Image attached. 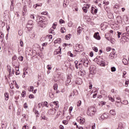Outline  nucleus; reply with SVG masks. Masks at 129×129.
<instances>
[{
  "label": "nucleus",
  "mask_w": 129,
  "mask_h": 129,
  "mask_svg": "<svg viewBox=\"0 0 129 129\" xmlns=\"http://www.w3.org/2000/svg\"><path fill=\"white\" fill-rule=\"evenodd\" d=\"M96 112V108L93 106H90L88 108L87 113L89 116H94Z\"/></svg>",
  "instance_id": "f257e3e1"
},
{
  "label": "nucleus",
  "mask_w": 129,
  "mask_h": 129,
  "mask_svg": "<svg viewBox=\"0 0 129 129\" xmlns=\"http://www.w3.org/2000/svg\"><path fill=\"white\" fill-rule=\"evenodd\" d=\"M94 61H97L98 65H99L101 67H104V66H105V62L104 61V59L103 58L97 57L94 59Z\"/></svg>",
  "instance_id": "f03ea898"
},
{
  "label": "nucleus",
  "mask_w": 129,
  "mask_h": 129,
  "mask_svg": "<svg viewBox=\"0 0 129 129\" xmlns=\"http://www.w3.org/2000/svg\"><path fill=\"white\" fill-rule=\"evenodd\" d=\"M81 62H82L84 66H85V67H88V64H89V61L87 60L86 58H82L81 59Z\"/></svg>",
  "instance_id": "7ed1b4c3"
},
{
  "label": "nucleus",
  "mask_w": 129,
  "mask_h": 129,
  "mask_svg": "<svg viewBox=\"0 0 129 129\" xmlns=\"http://www.w3.org/2000/svg\"><path fill=\"white\" fill-rule=\"evenodd\" d=\"M121 39L125 40V41H128L129 40V34L128 33H123L121 35Z\"/></svg>",
  "instance_id": "20e7f679"
},
{
  "label": "nucleus",
  "mask_w": 129,
  "mask_h": 129,
  "mask_svg": "<svg viewBox=\"0 0 129 129\" xmlns=\"http://www.w3.org/2000/svg\"><path fill=\"white\" fill-rule=\"evenodd\" d=\"M109 116V113H105L100 117L99 119L100 120H103V119L105 118L106 119L108 118Z\"/></svg>",
  "instance_id": "39448f33"
},
{
  "label": "nucleus",
  "mask_w": 129,
  "mask_h": 129,
  "mask_svg": "<svg viewBox=\"0 0 129 129\" xmlns=\"http://www.w3.org/2000/svg\"><path fill=\"white\" fill-rule=\"evenodd\" d=\"M77 120L79 121V122H80V123H81L82 124L85 122V119H84V118L83 117H78L77 118Z\"/></svg>",
  "instance_id": "423d86ee"
},
{
  "label": "nucleus",
  "mask_w": 129,
  "mask_h": 129,
  "mask_svg": "<svg viewBox=\"0 0 129 129\" xmlns=\"http://www.w3.org/2000/svg\"><path fill=\"white\" fill-rule=\"evenodd\" d=\"M76 47L77 50H78L79 51H83V47H82V45L81 44H77L76 45Z\"/></svg>",
  "instance_id": "0eeeda50"
},
{
  "label": "nucleus",
  "mask_w": 129,
  "mask_h": 129,
  "mask_svg": "<svg viewBox=\"0 0 129 129\" xmlns=\"http://www.w3.org/2000/svg\"><path fill=\"white\" fill-rule=\"evenodd\" d=\"M56 111L57 110L55 108L50 109L48 111V113H49V114L53 115L55 114V113H56Z\"/></svg>",
  "instance_id": "6e6552de"
},
{
  "label": "nucleus",
  "mask_w": 129,
  "mask_h": 129,
  "mask_svg": "<svg viewBox=\"0 0 129 129\" xmlns=\"http://www.w3.org/2000/svg\"><path fill=\"white\" fill-rule=\"evenodd\" d=\"M116 56V54H115V52H113L110 53V55H109V59H114Z\"/></svg>",
  "instance_id": "1a4fd4ad"
},
{
  "label": "nucleus",
  "mask_w": 129,
  "mask_h": 129,
  "mask_svg": "<svg viewBox=\"0 0 129 129\" xmlns=\"http://www.w3.org/2000/svg\"><path fill=\"white\" fill-rule=\"evenodd\" d=\"M91 13H92V14H93V15L96 14L97 13V8L92 7L91 10Z\"/></svg>",
  "instance_id": "9d476101"
},
{
  "label": "nucleus",
  "mask_w": 129,
  "mask_h": 129,
  "mask_svg": "<svg viewBox=\"0 0 129 129\" xmlns=\"http://www.w3.org/2000/svg\"><path fill=\"white\" fill-rule=\"evenodd\" d=\"M94 38L96 40H100V36H99V33L96 32L94 35Z\"/></svg>",
  "instance_id": "9b49d317"
},
{
  "label": "nucleus",
  "mask_w": 129,
  "mask_h": 129,
  "mask_svg": "<svg viewBox=\"0 0 129 129\" xmlns=\"http://www.w3.org/2000/svg\"><path fill=\"white\" fill-rule=\"evenodd\" d=\"M69 5V1L68 0H64L63 6L64 8H67V6Z\"/></svg>",
  "instance_id": "f8f14e48"
},
{
  "label": "nucleus",
  "mask_w": 129,
  "mask_h": 129,
  "mask_svg": "<svg viewBox=\"0 0 129 129\" xmlns=\"http://www.w3.org/2000/svg\"><path fill=\"white\" fill-rule=\"evenodd\" d=\"M39 7H42V4H37L33 6V8L36 10H38Z\"/></svg>",
  "instance_id": "ddd939ff"
},
{
  "label": "nucleus",
  "mask_w": 129,
  "mask_h": 129,
  "mask_svg": "<svg viewBox=\"0 0 129 129\" xmlns=\"http://www.w3.org/2000/svg\"><path fill=\"white\" fill-rule=\"evenodd\" d=\"M109 112L111 114V115L114 116V115H116V112L115 111V109L110 110Z\"/></svg>",
  "instance_id": "4468645a"
},
{
  "label": "nucleus",
  "mask_w": 129,
  "mask_h": 129,
  "mask_svg": "<svg viewBox=\"0 0 129 129\" xmlns=\"http://www.w3.org/2000/svg\"><path fill=\"white\" fill-rule=\"evenodd\" d=\"M81 33H82V27H79L77 29V34L78 35H80Z\"/></svg>",
  "instance_id": "2eb2a0df"
},
{
  "label": "nucleus",
  "mask_w": 129,
  "mask_h": 129,
  "mask_svg": "<svg viewBox=\"0 0 129 129\" xmlns=\"http://www.w3.org/2000/svg\"><path fill=\"white\" fill-rule=\"evenodd\" d=\"M49 96L50 98H54V93H53L51 90L49 92Z\"/></svg>",
  "instance_id": "dca6fc26"
},
{
  "label": "nucleus",
  "mask_w": 129,
  "mask_h": 129,
  "mask_svg": "<svg viewBox=\"0 0 129 129\" xmlns=\"http://www.w3.org/2000/svg\"><path fill=\"white\" fill-rule=\"evenodd\" d=\"M79 75H80V76H84V75H85L86 74V72L85 71L83 70V71H80V72L79 73Z\"/></svg>",
  "instance_id": "f3484780"
},
{
  "label": "nucleus",
  "mask_w": 129,
  "mask_h": 129,
  "mask_svg": "<svg viewBox=\"0 0 129 129\" xmlns=\"http://www.w3.org/2000/svg\"><path fill=\"white\" fill-rule=\"evenodd\" d=\"M61 38H57L56 40L54 41L55 44H60L61 43Z\"/></svg>",
  "instance_id": "a211bd4d"
},
{
  "label": "nucleus",
  "mask_w": 129,
  "mask_h": 129,
  "mask_svg": "<svg viewBox=\"0 0 129 129\" xmlns=\"http://www.w3.org/2000/svg\"><path fill=\"white\" fill-rule=\"evenodd\" d=\"M7 70L9 73V75H11L12 72V67H11L10 66H7Z\"/></svg>",
  "instance_id": "6ab92c4d"
},
{
  "label": "nucleus",
  "mask_w": 129,
  "mask_h": 129,
  "mask_svg": "<svg viewBox=\"0 0 129 129\" xmlns=\"http://www.w3.org/2000/svg\"><path fill=\"white\" fill-rule=\"evenodd\" d=\"M115 105L116 106H117V107H119L121 106V105H120V101H116L115 102Z\"/></svg>",
  "instance_id": "aec40b11"
},
{
  "label": "nucleus",
  "mask_w": 129,
  "mask_h": 129,
  "mask_svg": "<svg viewBox=\"0 0 129 129\" xmlns=\"http://www.w3.org/2000/svg\"><path fill=\"white\" fill-rule=\"evenodd\" d=\"M91 92H88L87 94V98H88L89 99H90V98H92V96H91Z\"/></svg>",
  "instance_id": "412c9836"
},
{
  "label": "nucleus",
  "mask_w": 129,
  "mask_h": 129,
  "mask_svg": "<svg viewBox=\"0 0 129 129\" xmlns=\"http://www.w3.org/2000/svg\"><path fill=\"white\" fill-rule=\"evenodd\" d=\"M10 10L14 11V1H11V5L10 7Z\"/></svg>",
  "instance_id": "4be33fe9"
},
{
  "label": "nucleus",
  "mask_w": 129,
  "mask_h": 129,
  "mask_svg": "<svg viewBox=\"0 0 129 129\" xmlns=\"http://www.w3.org/2000/svg\"><path fill=\"white\" fill-rule=\"evenodd\" d=\"M5 100H9V93H5Z\"/></svg>",
  "instance_id": "5701e85b"
},
{
  "label": "nucleus",
  "mask_w": 129,
  "mask_h": 129,
  "mask_svg": "<svg viewBox=\"0 0 129 129\" xmlns=\"http://www.w3.org/2000/svg\"><path fill=\"white\" fill-rule=\"evenodd\" d=\"M107 40L108 41H110L111 44H114V43H115V39H114V38H111L110 40L109 39H107Z\"/></svg>",
  "instance_id": "b1692460"
},
{
  "label": "nucleus",
  "mask_w": 129,
  "mask_h": 129,
  "mask_svg": "<svg viewBox=\"0 0 129 129\" xmlns=\"http://www.w3.org/2000/svg\"><path fill=\"white\" fill-rule=\"evenodd\" d=\"M52 104H54V105H56V108H58L59 107V104H58V101L53 102Z\"/></svg>",
  "instance_id": "393cba45"
},
{
  "label": "nucleus",
  "mask_w": 129,
  "mask_h": 129,
  "mask_svg": "<svg viewBox=\"0 0 129 129\" xmlns=\"http://www.w3.org/2000/svg\"><path fill=\"white\" fill-rule=\"evenodd\" d=\"M121 103H122V104H124V105H127L128 104V101H127L126 100H125L123 101L122 102H121Z\"/></svg>",
  "instance_id": "a878e982"
},
{
  "label": "nucleus",
  "mask_w": 129,
  "mask_h": 129,
  "mask_svg": "<svg viewBox=\"0 0 129 129\" xmlns=\"http://www.w3.org/2000/svg\"><path fill=\"white\" fill-rule=\"evenodd\" d=\"M33 21L29 20L28 23L27 27H29V26H33Z\"/></svg>",
  "instance_id": "bb28decb"
},
{
  "label": "nucleus",
  "mask_w": 129,
  "mask_h": 129,
  "mask_svg": "<svg viewBox=\"0 0 129 129\" xmlns=\"http://www.w3.org/2000/svg\"><path fill=\"white\" fill-rule=\"evenodd\" d=\"M90 73L91 74H95V73H96V71L95 70V68H94L93 70H91Z\"/></svg>",
  "instance_id": "cd10ccee"
},
{
  "label": "nucleus",
  "mask_w": 129,
  "mask_h": 129,
  "mask_svg": "<svg viewBox=\"0 0 129 129\" xmlns=\"http://www.w3.org/2000/svg\"><path fill=\"white\" fill-rule=\"evenodd\" d=\"M53 88L54 90H57L58 88V85L57 84H54Z\"/></svg>",
  "instance_id": "c85d7f7f"
},
{
  "label": "nucleus",
  "mask_w": 129,
  "mask_h": 129,
  "mask_svg": "<svg viewBox=\"0 0 129 129\" xmlns=\"http://www.w3.org/2000/svg\"><path fill=\"white\" fill-rule=\"evenodd\" d=\"M122 62L124 65H127L128 64L127 63L128 61L126 59H123Z\"/></svg>",
  "instance_id": "c756f323"
},
{
  "label": "nucleus",
  "mask_w": 129,
  "mask_h": 129,
  "mask_svg": "<svg viewBox=\"0 0 129 129\" xmlns=\"http://www.w3.org/2000/svg\"><path fill=\"white\" fill-rule=\"evenodd\" d=\"M108 98H109V100H111V101H112V102H114V99L113 98L111 97V96L109 95Z\"/></svg>",
  "instance_id": "7c9ffc66"
},
{
  "label": "nucleus",
  "mask_w": 129,
  "mask_h": 129,
  "mask_svg": "<svg viewBox=\"0 0 129 129\" xmlns=\"http://www.w3.org/2000/svg\"><path fill=\"white\" fill-rule=\"evenodd\" d=\"M27 12V7L24 6L23 7V15H25V12Z\"/></svg>",
  "instance_id": "2f4dec72"
},
{
  "label": "nucleus",
  "mask_w": 129,
  "mask_h": 129,
  "mask_svg": "<svg viewBox=\"0 0 129 129\" xmlns=\"http://www.w3.org/2000/svg\"><path fill=\"white\" fill-rule=\"evenodd\" d=\"M29 91L33 92L34 91V87L31 86L30 89H28Z\"/></svg>",
  "instance_id": "473e14b6"
},
{
  "label": "nucleus",
  "mask_w": 129,
  "mask_h": 129,
  "mask_svg": "<svg viewBox=\"0 0 129 129\" xmlns=\"http://www.w3.org/2000/svg\"><path fill=\"white\" fill-rule=\"evenodd\" d=\"M70 82H71V80L69 78V77H68L67 79L66 80V83H68V84Z\"/></svg>",
  "instance_id": "72a5a7b5"
},
{
  "label": "nucleus",
  "mask_w": 129,
  "mask_h": 129,
  "mask_svg": "<svg viewBox=\"0 0 129 129\" xmlns=\"http://www.w3.org/2000/svg\"><path fill=\"white\" fill-rule=\"evenodd\" d=\"M78 67L81 71H83V70L82 69V66H81V63H79L78 66Z\"/></svg>",
  "instance_id": "f704fd0d"
},
{
  "label": "nucleus",
  "mask_w": 129,
  "mask_h": 129,
  "mask_svg": "<svg viewBox=\"0 0 129 129\" xmlns=\"http://www.w3.org/2000/svg\"><path fill=\"white\" fill-rule=\"evenodd\" d=\"M111 70L112 72H115V71H116V69L115 68V67H113L111 68Z\"/></svg>",
  "instance_id": "c9c22d12"
},
{
  "label": "nucleus",
  "mask_w": 129,
  "mask_h": 129,
  "mask_svg": "<svg viewBox=\"0 0 129 129\" xmlns=\"http://www.w3.org/2000/svg\"><path fill=\"white\" fill-rule=\"evenodd\" d=\"M60 31L61 33H65V32H66V29L64 28H61L60 29Z\"/></svg>",
  "instance_id": "e433bc0d"
},
{
  "label": "nucleus",
  "mask_w": 129,
  "mask_h": 129,
  "mask_svg": "<svg viewBox=\"0 0 129 129\" xmlns=\"http://www.w3.org/2000/svg\"><path fill=\"white\" fill-rule=\"evenodd\" d=\"M83 10L84 11V13H87V12L88 11L87 9V8H86V7H83Z\"/></svg>",
  "instance_id": "4c0bfd02"
},
{
  "label": "nucleus",
  "mask_w": 129,
  "mask_h": 129,
  "mask_svg": "<svg viewBox=\"0 0 129 129\" xmlns=\"http://www.w3.org/2000/svg\"><path fill=\"white\" fill-rule=\"evenodd\" d=\"M122 33L121 32H117V37H118V38L119 39V38H120V36H121V34Z\"/></svg>",
  "instance_id": "58836bf2"
},
{
  "label": "nucleus",
  "mask_w": 129,
  "mask_h": 129,
  "mask_svg": "<svg viewBox=\"0 0 129 129\" xmlns=\"http://www.w3.org/2000/svg\"><path fill=\"white\" fill-rule=\"evenodd\" d=\"M68 55L70 56V57H73V54L71 53V51H69L68 53Z\"/></svg>",
  "instance_id": "ea45409f"
},
{
  "label": "nucleus",
  "mask_w": 129,
  "mask_h": 129,
  "mask_svg": "<svg viewBox=\"0 0 129 129\" xmlns=\"http://www.w3.org/2000/svg\"><path fill=\"white\" fill-rule=\"evenodd\" d=\"M104 8L107 13H109V12H110L109 8H108L107 7H105Z\"/></svg>",
  "instance_id": "a19ab883"
},
{
  "label": "nucleus",
  "mask_w": 129,
  "mask_h": 129,
  "mask_svg": "<svg viewBox=\"0 0 129 129\" xmlns=\"http://www.w3.org/2000/svg\"><path fill=\"white\" fill-rule=\"evenodd\" d=\"M75 66H76V68L77 69H78V66L77 65V64H78V61L76 60V61H75Z\"/></svg>",
  "instance_id": "79ce46f5"
},
{
  "label": "nucleus",
  "mask_w": 129,
  "mask_h": 129,
  "mask_svg": "<svg viewBox=\"0 0 129 129\" xmlns=\"http://www.w3.org/2000/svg\"><path fill=\"white\" fill-rule=\"evenodd\" d=\"M18 59L20 61H23V60H24V57H23V56H20L18 57Z\"/></svg>",
  "instance_id": "37998d69"
},
{
  "label": "nucleus",
  "mask_w": 129,
  "mask_h": 129,
  "mask_svg": "<svg viewBox=\"0 0 129 129\" xmlns=\"http://www.w3.org/2000/svg\"><path fill=\"white\" fill-rule=\"evenodd\" d=\"M93 49L94 51H95V52H98V48H97L96 47H93Z\"/></svg>",
  "instance_id": "c03bdc74"
},
{
  "label": "nucleus",
  "mask_w": 129,
  "mask_h": 129,
  "mask_svg": "<svg viewBox=\"0 0 129 129\" xmlns=\"http://www.w3.org/2000/svg\"><path fill=\"white\" fill-rule=\"evenodd\" d=\"M30 18L32 20H35V15H30Z\"/></svg>",
  "instance_id": "a18cd8bd"
},
{
  "label": "nucleus",
  "mask_w": 129,
  "mask_h": 129,
  "mask_svg": "<svg viewBox=\"0 0 129 129\" xmlns=\"http://www.w3.org/2000/svg\"><path fill=\"white\" fill-rule=\"evenodd\" d=\"M21 95L23 97H25V96H26V91H23Z\"/></svg>",
  "instance_id": "49530a36"
},
{
  "label": "nucleus",
  "mask_w": 129,
  "mask_h": 129,
  "mask_svg": "<svg viewBox=\"0 0 129 129\" xmlns=\"http://www.w3.org/2000/svg\"><path fill=\"white\" fill-rule=\"evenodd\" d=\"M103 4H104V5H105L106 6H107V5H109V2H108V1L106 2V1H104L103 2Z\"/></svg>",
  "instance_id": "de8ad7c7"
},
{
  "label": "nucleus",
  "mask_w": 129,
  "mask_h": 129,
  "mask_svg": "<svg viewBox=\"0 0 129 129\" xmlns=\"http://www.w3.org/2000/svg\"><path fill=\"white\" fill-rule=\"evenodd\" d=\"M20 45L21 46V47H23V46H24V42H23L22 40H20Z\"/></svg>",
  "instance_id": "09e8293b"
},
{
  "label": "nucleus",
  "mask_w": 129,
  "mask_h": 129,
  "mask_svg": "<svg viewBox=\"0 0 129 129\" xmlns=\"http://www.w3.org/2000/svg\"><path fill=\"white\" fill-rule=\"evenodd\" d=\"M56 26H57V24L54 23L52 25V27L51 28V29L55 30V29H56Z\"/></svg>",
  "instance_id": "8fccbe9b"
},
{
  "label": "nucleus",
  "mask_w": 129,
  "mask_h": 129,
  "mask_svg": "<svg viewBox=\"0 0 129 129\" xmlns=\"http://www.w3.org/2000/svg\"><path fill=\"white\" fill-rule=\"evenodd\" d=\"M77 106H80L81 105V101L79 100L77 103Z\"/></svg>",
  "instance_id": "3c124183"
},
{
  "label": "nucleus",
  "mask_w": 129,
  "mask_h": 129,
  "mask_svg": "<svg viewBox=\"0 0 129 129\" xmlns=\"http://www.w3.org/2000/svg\"><path fill=\"white\" fill-rule=\"evenodd\" d=\"M18 34H19V36H22L23 35V31L19 30L18 31Z\"/></svg>",
  "instance_id": "603ef678"
},
{
  "label": "nucleus",
  "mask_w": 129,
  "mask_h": 129,
  "mask_svg": "<svg viewBox=\"0 0 129 129\" xmlns=\"http://www.w3.org/2000/svg\"><path fill=\"white\" fill-rule=\"evenodd\" d=\"M39 24L40 25H41H41H44V21L43 20H41V19H40V21H39Z\"/></svg>",
  "instance_id": "864d4df0"
},
{
  "label": "nucleus",
  "mask_w": 129,
  "mask_h": 129,
  "mask_svg": "<svg viewBox=\"0 0 129 129\" xmlns=\"http://www.w3.org/2000/svg\"><path fill=\"white\" fill-rule=\"evenodd\" d=\"M44 105H45L47 107H49V106H48V102L47 101L44 102Z\"/></svg>",
  "instance_id": "5fc2aeb1"
},
{
  "label": "nucleus",
  "mask_w": 129,
  "mask_h": 129,
  "mask_svg": "<svg viewBox=\"0 0 129 129\" xmlns=\"http://www.w3.org/2000/svg\"><path fill=\"white\" fill-rule=\"evenodd\" d=\"M70 34H69L68 35H66V39H67V40H69L70 39Z\"/></svg>",
  "instance_id": "6e6d98bb"
},
{
  "label": "nucleus",
  "mask_w": 129,
  "mask_h": 129,
  "mask_svg": "<svg viewBox=\"0 0 129 129\" xmlns=\"http://www.w3.org/2000/svg\"><path fill=\"white\" fill-rule=\"evenodd\" d=\"M54 30L53 29V28H51L49 30H48V33L49 34H51V33L52 32V31H53Z\"/></svg>",
  "instance_id": "4d7b16f0"
},
{
  "label": "nucleus",
  "mask_w": 129,
  "mask_h": 129,
  "mask_svg": "<svg viewBox=\"0 0 129 129\" xmlns=\"http://www.w3.org/2000/svg\"><path fill=\"white\" fill-rule=\"evenodd\" d=\"M41 118L43 119V120H47V117H45V116H41Z\"/></svg>",
  "instance_id": "13d9d810"
},
{
  "label": "nucleus",
  "mask_w": 129,
  "mask_h": 129,
  "mask_svg": "<svg viewBox=\"0 0 129 129\" xmlns=\"http://www.w3.org/2000/svg\"><path fill=\"white\" fill-rule=\"evenodd\" d=\"M29 98H31V99L34 98V95H33V94L29 95Z\"/></svg>",
  "instance_id": "bf43d9fd"
},
{
  "label": "nucleus",
  "mask_w": 129,
  "mask_h": 129,
  "mask_svg": "<svg viewBox=\"0 0 129 129\" xmlns=\"http://www.w3.org/2000/svg\"><path fill=\"white\" fill-rule=\"evenodd\" d=\"M24 107L26 109V108H28V106L27 105V103H25L24 104Z\"/></svg>",
  "instance_id": "052dcab7"
},
{
  "label": "nucleus",
  "mask_w": 129,
  "mask_h": 129,
  "mask_svg": "<svg viewBox=\"0 0 129 129\" xmlns=\"http://www.w3.org/2000/svg\"><path fill=\"white\" fill-rule=\"evenodd\" d=\"M47 69H48V70H51V66L47 65Z\"/></svg>",
  "instance_id": "680f3d73"
},
{
  "label": "nucleus",
  "mask_w": 129,
  "mask_h": 129,
  "mask_svg": "<svg viewBox=\"0 0 129 129\" xmlns=\"http://www.w3.org/2000/svg\"><path fill=\"white\" fill-rule=\"evenodd\" d=\"M91 129H95V123H94L93 125L91 127Z\"/></svg>",
  "instance_id": "e2e57ef3"
},
{
  "label": "nucleus",
  "mask_w": 129,
  "mask_h": 129,
  "mask_svg": "<svg viewBox=\"0 0 129 129\" xmlns=\"http://www.w3.org/2000/svg\"><path fill=\"white\" fill-rule=\"evenodd\" d=\"M59 23H60V24H63V23H65V21H64V20H62V19H60V20H59Z\"/></svg>",
  "instance_id": "0e129e2a"
},
{
  "label": "nucleus",
  "mask_w": 129,
  "mask_h": 129,
  "mask_svg": "<svg viewBox=\"0 0 129 129\" xmlns=\"http://www.w3.org/2000/svg\"><path fill=\"white\" fill-rule=\"evenodd\" d=\"M110 49H111L110 47H108L106 48V50L107 52H109V51H110Z\"/></svg>",
  "instance_id": "69168bd1"
},
{
  "label": "nucleus",
  "mask_w": 129,
  "mask_h": 129,
  "mask_svg": "<svg viewBox=\"0 0 129 129\" xmlns=\"http://www.w3.org/2000/svg\"><path fill=\"white\" fill-rule=\"evenodd\" d=\"M28 128H29V127H28V126H27V125H24L23 127V129H28Z\"/></svg>",
  "instance_id": "338daca9"
},
{
  "label": "nucleus",
  "mask_w": 129,
  "mask_h": 129,
  "mask_svg": "<svg viewBox=\"0 0 129 129\" xmlns=\"http://www.w3.org/2000/svg\"><path fill=\"white\" fill-rule=\"evenodd\" d=\"M126 32H129V26L126 27Z\"/></svg>",
  "instance_id": "774afa93"
}]
</instances>
